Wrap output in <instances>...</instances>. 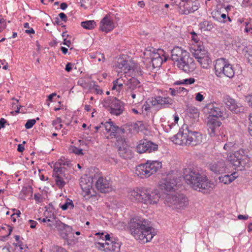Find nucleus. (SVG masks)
Instances as JSON below:
<instances>
[{"label": "nucleus", "mask_w": 252, "mask_h": 252, "mask_svg": "<svg viewBox=\"0 0 252 252\" xmlns=\"http://www.w3.org/2000/svg\"><path fill=\"white\" fill-rule=\"evenodd\" d=\"M128 227L132 236L143 243L150 241L156 234L151 222L139 217L131 219Z\"/></svg>", "instance_id": "f257e3e1"}, {"label": "nucleus", "mask_w": 252, "mask_h": 252, "mask_svg": "<svg viewBox=\"0 0 252 252\" xmlns=\"http://www.w3.org/2000/svg\"><path fill=\"white\" fill-rule=\"evenodd\" d=\"M183 177L186 182L194 189L203 193L208 192L214 187V183L205 175L200 174L195 169H185Z\"/></svg>", "instance_id": "f03ea898"}, {"label": "nucleus", "mask_w": 252, "mask_h": 252, "mask_svg": "<svg viewBox=\"0 0 252 252\" xmlns=\"http://www.w3.org/2000/svg\"><path fill=\"white\" fill-rule=\"evenodd\" d=\"M101 124L104 126L107 132H110L108 138L116 139V144L119 146L118 152L120 156L124 159L130 158L132 157L131 151L124 144L125 142L124 137L125 132V129L117 126L110 120L104 124L101 123Z\"/></svg>", "instance_id": "7ed1b4c3"}, {"label": "nucleus", "mask_w": 252, "mask_h": 252, "mask_svg": "<svg viewBox=\"0 0 252 252\" xmlns=\"http://www.w3.org/2000/svg\"><path fill=\"white\" fill-rule=\"evenodd\" d=\"M159 194L157 190L145 188L137 189L131 191V200L145 204H156L159 200Z\"/></svg>", "instance_id": "20e7f679"}, {"label": "nucleus", "mask_w": 252, "mask_h": 252, "mask_svg": "<svg viewBox=\"0 0 252 252\" xmlns=\"http://www.w3.org/2000/svg\"><path fill=\"white\" fill-rule=\"evenodd\" d=\"M214 70L216 75L220 78L224 76L229 78H232L235 74L233 65L227 59L224 58L216 60L214 64Z\"/></svg>", "instance_id": "39448f33"}, {"label": "nucleus", "mask_w": 252, "mask_h": 252, "mask_svg": "<svg viewBox=\"0 0 252 252\" xmlns=\"http://www.w3.org/2000/svg\"><path fill=\"white\" fill-rule=\"evenodd\" d=\"M162 167L161 162L157 160H148L136 168V174L141 178H147L157 172Z\"/></svg>", "instance_id": "423d86ee"}, {"label": "nucleus", "mask_w": 252, "mask_h": 252, "mask_svg": "<svg viewBox=\"0 0 252 252\" xmlns=\"http://www.w3.org/2000/svg\"><path fill=\"white\" fill-rule=\"evenodd\" d=\"M247 152L244 149H240L233 153L228 154L226 159L235 169L242 170L248 161Z\"/></svg>", "instance_id": "0eeeda50"}, {"label": "nucleus", "mask_w": 252, "mask_h": 252, "mask_svg": "<svg viewBox=\"0 0 252 252\" xmlns=\"http://www.w3.org/2000/svg\"><path fill=\"white\" fill-rule=\"evenodd\" d=\"M103 106L112 115L119 116L125 110V103L115 97H108L105 99Z\"/></svg>", "instance_id": "6e6552de"}, {"label": "nucleus", "mask_w": 252, "mask_h": 252, "mask_svg": "<svg viewBox=\"0 0 252 252\" xmlns=\"http://www.w3.org/2000/svg\"><path fill=\"white\" fill-rule=\"evenodd\" d=\"M116 67L120 69L118 70V73L120 72L126 74L132 73L134 77L139 76L142 75L143 71L141 67L135 65L131 62L128 63L127 61L122 58H119L115 64Z\"/></svg>", "instance_id": "1a4fd4ad"}, {"label": "nucleus", "mask_w": 252, "mask_h": 252, "mask_svg": "<svg viewBox=\"0 0 252 252\" xmlns=\"http://www.w3.org/2000/svg\"><path fill=\"white\" fill-rule=\"evenodd\" d=\"M181 177H178L174 171L162 176V178L159 183L161 189L166 191H170L174 189L179 181L181 180Z\"/></svg>", "instance_id": "9d476101"}, {"label": "nucleus", "mask_w": 252, "mask_h": 252, "mask_svg": "<svg viewBox=\"0 0 252 252\" xmlns=\"http://www.w3.org/2000/svg\"><path fill=\"white\" fill-rule=\"evenodd\" d=\"M204 109L209 114L210 117L221 118L223 120L227 118L226 109L222 103L213 101L208 103Z\"/></svg>", "instance_id": "9b49d317"}, {"label": "nucleus", "mask_w": 252, "mask_h": 252, "mask_svg": "<svg viewBox=\"0 0 252 252\" xmlns=\"http://www.w3.org/2000/svg\"><path fill=\"white\" fill-rule=\"evenodd\" d=\"M175 62H177V65L180 69L187 73L193 71L196 68L193 59L190 57L189 53L186 50Z\"/></svg>", "instance_id": "f8f14e48"}, {"label": "nucleus", "mask_w": 252, "mask_h": 252, "mask_svg": "<svg viewBox=\"0 0 252 252\" xmlns=\"http://www.w3.org/2000/svg\"><path fill=\"white\" fill-rule=\"evenodd\" d=\"M165 201L169 206L177 209H183L188 204V198L183 194L167 195Z\"/></svg>", "instance_id": "ddd939ff"}, {"label": "nucleus", "mask_w": 252, "mask_h": 252, "mask_svg": "<svg viewBox=\"0 0 252 252\" xmlns=\"http://www.w3.org/2000/svg\"><path fill=\"white\" fill-rule=\"evenodd\" d=\"M189 126L185 124L180 128L178 133L171 138V140L177 145L189 146Z\"/></svg>", "instance_id": "4468645a"}, {"label": "nucleus", "mask_w": 252, "mask_h": 252, "mask_svg": "<svg viewBox=\"0 0 252 252\" xmlns=\"http://www.w3.org/2000/svg\"><path fill=\"white\" fill-rule=\"evenodd\" d=\"M95 248L104 252H120L121 243L118 240L110 242H95Z\"/></svg>", "instance_id": "2eb2a0df"}, {"label": "nucleus", "mask_w": 252, "mask_h": 252, "mask_svg": "<svg viewBox=\"0 0 252 252\" xmlns=\"http://www.w3.org/2000/svg\"><path fill=\"white\" fill-rule=\"evenodd\" d=\"M224 102L227 108L233 113L238 114L244 113L246 110L245 107L241 103L229 96H226Z\"/></svg>", "instance_id": "dca6fc26"}, {"label": "nucleus", "mask_w": 252, "mask_h": 252, "mask_svg": "<svg viewBox=\"0 0 252 252\" xmlns=\"http://www.w3.org/2000/svg\"><path fill=\"white\" fill-rule=\"evenodd\" d=\"M158 145L150 141L143 139L139 142L136 150L139 153H151L158 150Z\"/></svg>", "instance_id": "f3484780"}, {"label": "nucleus", "mask_w": 252, "mask_h": 252, "mask_svg": "<svg viewBox=\"0 0 252 252\" xmlns=\"http://www.w3.org/2000/svg\"><path fill=\"white\" fill-rule=\"evenodd\" d=\"M95 186L99 191L104 193L109 192L113 189L112 183L110 180L102 177L98 178L96 182Z\"/></svg>", "instance_id": "a211bd4d"}, {"label": "nucleus", "mask_w": 252, "mask_h": 252, "mask_svg": "<svg viewBox=\"0 0 252 252\" xmlns=\"http://www.w3.org/2000/svg\"><path fill=\"white\" fill-rule=\"evenodd\" d=\"M219 118L210 116L208 117L207 125L212 136L215 135L216 132L219 130L220 127L222 125L221 122L219 120Z\"/></svg>", "instance_id": "6ab92c4d"}, {"label": "nucleus", "mask_w": 252, "mask_h": 252, "mask_svg": "<svg viewBox=\"0 0 252 252\" xmlns=\"http://www.w3.org/2000/svg\"><path fill=\"white\" fill-rule=\"evenodd\" d=\"M173 103V99L169 97H162L158 96L154 98L151 101L152 105L155 106L156 105H160V109L169 108L170 105Z\"/></svg>", "instance_id": "aec40b11"}, {"label": "nucleus", "mask_w": 252, "mask_h": 252, "mask_svg": "<svg viewBox=\"0 0 252 252\" xmlns=\"http://www.w3.org/2000/svg\"><path fill=\"white\" fill-rule=\"evenodd\" d=\"M190 50L192 56L197 61L208 54L207 51L204 49V47L200 43L198 45H192Z\"/></svg>", "instance_id": "412c9836"}, {"label": "nucleus", "mask_w": 252, "mask_h": 252, "mask_svg": "<svg viewBox=\"0 0 252 252\" xmlns=\"http://www.w3.org/2000/svg\"><path fill=\"white\" fill-rule=\"evenodd\" d=\"M196 0H189L186 3H184L181 6L180 13L182 14L188 15L193 13L198 9L196 5Z\"/></svg>", "instance_id": "4be33fe9"}, {"label": "nucleus", "mask_w": 252, "mask_h": 252, "mask_svg": "<svg viewBox=\"0 0 252 252\" xmlns=\"http://www.w3.org/2000/svg\"><path fill=\"white\" fill-rule=\"evenodd\" d=\"M226 165L223 160L214 161L209 164V169L216 174H222L225 172Z\"/></svg>", "instance_id": "5701e85b"}, {"label": "nucleus", "mask_w": 252, "mask_h": 252, "mask_svg": "<svg viewBox=\"0 0 252 252\" xmlns=\"http://www.w3.org/2000/svg\"><path fill=\"white\" fill-rule=\"evenodd\" d=\"M189 145L195 146L201 142V134L197 131H192L191 127H189Z\"/></svg>", "instance_id": "b1692460"}, {"label": "nucleus", "mask_w": 252, "mask_h": 252, "mask_svg": "<svg viewBox=\"0 0 252 252\" xmlns=\"http://www.w3.org/2000/svg\"><path fill=\"white\" fill-rule=\"evenodd\" d=\"M114 24L107 16H105L100 22V29L104 32H108L114 28Z\"/></svg>", "instance_id": "393cba45"}, {"label": "nucleus", "mask_w": 252, "mask_h": 252, "mask_svg": "<svg viewBox=\"0 0 252 252\" xmlns=\"http://www.w3.org/2000/svg\"><path fill=\"white\" fill-rule=\"evenodd\" d=\"M126 85L127 88V91H140V90L142 89L140 82L135 77L130 78L126 83Z\"/></svg>", "instance_id": "a878e982"}, {"label": "nucleus", "mask_w": 252, "mask_h": 252, "mask_svg": "<svg viewBox=\"0 0 252 252\" xmlns=\"http://www.w3.org/2000/svg\"><path fill=\"white\" fill-rule=\"evenodd\" d=\"M80 185L86 195H93L92 193V190L93 191V189L91 182L89 181L87 182L85 179H82L80 182Z\"/></svg>", "instance_id": "bb28decb"}, {"label": "nucleus", "mask_w": 252, "mask_h": 252, "mask_svg": "<svg viewBox=\"0 0 252 252\" xmlns=\"http://www.w3.org/2000/svg\"><path fill=\"white\" fill-rule=\"evenodd\" d=\"M151 62L153 68H158L161 65L163 60L159 53H153L151 56Z\"/></svg>", "instance_id": "cd10ccee"}, {"label": "nucleus", "mask_w": 252, "mask_h": 252, "mask_svg": "<svg viewBox=\"0 0 252 252\" xmlns=\"http://www.w3.org/2000/svg\"><path fill=\"white\" fill-rule=\"evenodd\" d=\"M55 226L58 230L63 231L65 236H66L67 233L70 232L72 230L70 226L62 222L60 220L56 221Z\"/></svg>", "instance_id": "c85d7f7f"}, {"label": "nucleus", "mask_w": 252, "mask_h": 252, "mask_svg": "<svg viewBox=\"0 0 252 252\" xmlns=\"http://www.w3.org/2000/svg\"><path fill=\"white\" fill-rule=\"evenodd\" d=\"M199 26V29L203 31H210L214 28L212 22L205 20L200 22Z\"/></svg>", "instance_id": "c756f323"}, {"label": "nucleus", "mask_w": 252, "mask_h": 252, "mask_svg": "<svg viewBox=\"0 0 252 252\" xmlns=\"http://www.w3.org/2000/svg\"><path fill=\"white\" fill-rule=\"evenodd\" d=\"M197 61L200 63L201 67L204 69L209 68L210 67V65L212 63V61L209 56V54Z\"/></svg>", "instance_id": "7c9ffc66"}, {"label": "nucleus", "mask_w": 252, "mask_h": 252, "mask_svg": "<svg viewBox=\"0 0 252 252\" xmlns=\"http://www.w3.org/2000/svg\"><path fill=\"white\" fill-rule=\"evenodd\" d=\"M185 50L180 47H175L171 51V59L173 61L178 60Z\"/></svg>", "instance_id": "2f4dec72"}, {"label": "nucleus", "mask_w": 252, "mask_h": 252, "mask_svg": "<svg viewBox=\"0 0 252 252\" xmlns=\"http://www.w3.org/2000/svg\"><path fill=\"white\" fill-rule=\"evenodd\" d=\"M237 178L236 173L234 172L231 175H225L224 176L219 177V180L220 182L223 183L225 184H228L231 183Z\"/></svg>", "instance_id": "473e14b6"}, {"label": "nucleus", "mask_w": 252, "mask_h": 252, "mask_svg": "<svg viewBox=\"0 0 252 252\" xmlns=\"http://www.w3.org/2000/svg\"><path fill=\"white\" fill-rule=\"evenodd\" d=\"M81 26L85 29L92 30L95 27L96 25L94 20H88L82 22Z\"/></svg>", "instance_id": "72a5a7b5"}, {"label": "nucleus", "mask_w": 252, "mask_h": 252, "mask_svg": "<svg viewBox=\"0 0 252 252\" xmlns=\"http://www.w3.org/2000/svg\"><path fill=\"white\" fill-rule=\"evenodd\" d=\"M235 145L233 142H227L223 146V149L226 151V154L229 155L230 154L233 153V152L235 150Z\"/></svg>", "instance_id": "f704fd0d"}, {"label": "nucleus", "mask_w": 252, "mask_h": 252, "mask_svg": "<svg viewBox=\"0 0 252 252\" xmlns=\"http://www.w3.org/2000/svg\"><path fill=\"white\" fill-rule=\"evenodd\" d=\"M54 177L57 186L60 189L63 188L65 184V182L63 181V176L54 174Z\"/></svg>", "instance_id": "c9c22d12"}, {"label": "nucleus", "mask_w": 252, "mask_h": 252, "mask_svg": "<svg viewBox=\"0 0 252 252\" xmlns=\"http://www.w3.org/2000/svg\"><path fill=\"white\" fill-rule=\"evenodd\" d=\"M60 207L63 210H66L68 209H73L74 204L71 200L67 199L64 204L62 205L60 204Z\"/></svg>", "instance_id": "e433bc0d"}, {"label": "nucleus", "mask_w": 252, "mask_h": 252, "mask_svg": "<svg viewBox=\"0 0 252 252\" xmlns=\"http://www.w3.org/2000/svg\"><path fill=\"white\" fill-rule=\"evenodd\" d=\"M96 235L99 236L100 239H101L103 241H105V242H110L111 241H113L112 238H111L110 235L108 234L104 235L103 233L98 232L95 234Z\"/></svg>", "instance_id": "4c0bfd02"}, {"label": "nucleus", "mask_w": 252, "mask_h": 252, "mask_svg": "<svg viewBox=\"0 0 252 252\" xmlns=\"http://www.w3.org/2000/svg\"><path fill=\"white\" fill-rule=\"evenodd\" d=\"M63 169H64L63 167H62L61 166L59 167H58L57 166L55 167V168L54 169V175L56 174V175L64 176L65 175L63 173V172H64L63 170Z\"/></svg>", "instance_id": "58836bf2"}, {"label": "nucleus", "mask_w": 252, "mask_h": 252, "mask_svg": "<svg viewBox=\"0 0 252 252\" xmlns=\"http://www.w3.org/2000/svg\"><path fill=\"white\" fill-rule=\"evenodd\" d=\"M61 119L59 118L52 122V125L56 129H60L62 127L63 125L61 124Z\"/></svg>", "instance_id": "ea45409f"}, {"label": "nucleus", "mask_w": 252, "mask_h": 252, "mask_svg": "<svg viewBox=\"0 0 252 252\" xmlns=\"http://www.w3.org/2000/svg\"><path fill=\"white\" fill-rule=\"evenodd\" d=\"M36 123L35 119L28 120L25 125V126L27 129L31 128Z\"/></svg>", "instance_id": "a19ab883"}, {"label": "nucleus", "mask_w": 252, "mask_h": 252, "mask_svg": "<svg viewBox=\"0 0 252 252\" xmlns=\"http://www.w3.org/2000/svg\"><path fill=\"white\" fill-rule=\"evenodd\" d=\"M189 111L190 113H193L194 117H198L199 116V110L194 106H190L189 108Z\"/></svg>", "instance_id": "79ce46f5"}, {"label": "nucleus", "mask_w": 252, "mask_h": 252, "mask_svg": "<svg viewBox=\"0 0 252 252\" xmlns=\"http://www.w3.org/2000/svg\"><path fill=\"white\" fill-rule=\"evenodd\" d=\"M191 34L192 36V40L193 41V42L195 43L194 45H198L200 43L202 44L201 42L199 41V39L197 38V35L195 32H191Z\"/></svg>", "instance_id": "37998d69"}, {"label": "nucleus", "mask_w": 252, "mask_h": 252, "mask_svg": "<svg viewBox=\"0 0 252 252\" xmlns=\"http://www.w3.org/2000/svg\"><path fill=\"white\" fill-rule=\"evenodd\" d=\"M71 150L73 153L77 155L81 156L83 155L82 149L78 148L75 146H73L71 148Z\"/></svg>", "instance_id": "c03bdc74"}, {"label": "nucleus", "mask_w": 252, "mask_h": 252, "mask_svg": "<svg viewBox=\"0 0 252 252\" xmlns=\"http://www.w3.org/2000/svg\"><path fill=\"white\" fill-rule=\"evenodd\" d=\"M241 6L243 7H251L252 6V0H243Z\"/></svg>", "instance_id": "a18cd8bd"}, {"label": "nucleus", "mask_w": 252, "mask_h": 252, "mask_svg": "<svg viewBox=\"0 0 252 252\" xmlns=\"http://www.w3.org/2000/svg\"><path fill=\"white\" fill-rule=\"evenodd\" d=\"M119 79L114 80L113 82V84H115V85L117 87V88H118L117 92L120 93L123 87V84L122 83H119Z\"/></svg>", "instance_id": "49530a36"}, {"label": "nucleus", "mask_w": 252, "mask_h": 252, "mask_svg": "<svg viewBox=\"0 0 252 252\" xmlns=\"http://www.w3.org/2000/svg\"><path fill=\"white\" fill-rule=\"evenodd\" d=\"M245 101L252 107V94H249L245 96Z\"/></svg>", "instance_id": "de8ad7c7"}, {"label": "nucleus", "mask_w": 252, "mask_h": 252, "mask_svg": "<svg viewBox=\"0 0 252 252\" xmlns=\"http://www.w3.org/2000/svg\"><path fill=\"white\" fill-rule=\"evenodd\" d=\"M63 237L64 238H65V239H66L67 242L69 245H74L77 242V240L76 239H71L70 237H68L67 235H66V236H63Z\"/></svg>", "instance_id": "09e8293b"}, {"label": "nucleus", "mask_w": 252, "mask_h": 252, "mask_svg": "<svg viewBox=\"0 0 252 252\" xmlns=\"http://www.w3.org/2000/svg\"><path fill=\"white\" fill-rule=\"evenodd\" d=\"M195 82V79L193 78H189L188 79H185L183 80V84H192Z\"/></svg>", "instance_id": "8fccbe9b"}, {"label": "nucleus", "mask_w": 252, "mask_h": 252, "mask_svg": "<svg viewBox=\"0 0 252 252\" xmlns=\"http://www.w3.org/2000/svg\"><path fill=\"white\" fill-rule=\"evenodd\" d=\"M250 125H249V132L250 134L252 136V114L249 116Z\"/></svg>", "instance_id": "3c124183"}, {"label": "nucleus", "mask_w": 252, "mask_h": 252, "mask_svg": "<svg viewBox=\"0 0 252 252\" xmlns=\"http://www.w3.org/2000/svg\"><path fill=\"white\" fill-rule=\"evenodd\" d=\"M204 97L203 96V95L200 93H198L196 94V95H195V100L199 101V102H201L203 99H204Z\"/></svg>", "instance_id": "603ef678"}, {"label": "nucleus", "mask_w": 252, "mask_h": 252, "mask_svg": "<svg viewBox=\"0 0 252 252\" xmlns=\"http://www.w3.org/2000/svg\"><path fill=\"white\" fill-rule=\"evenodd\" d=\"M129 93H130V95H131V97L133 99L135 98L136 94H140V91H128Z\"/></svg>", "instance_id": "864d4df0"}, {"label": "nucleus", "mask_w": 252, "mask_h": 252, "mask_svg": "<svg viewBox=\"0 0 252 252\" xmlns=\"http://www.w3.org/2000/svg\"><path fill=\"white\" fill-rule=\"evenodd\" d=\"M177 90L178 91V94H181L182 93H183V94H187L188 91L186 89L183 87H179L176 88Z\"/></svg>", "instance_id": "5fc2aeb1"}, {"label": "nucleus", "mask_w": 252, "mask_h": 252, "mask_svg": "<svg viewBox=\"0 0 252 252\" xmlns=\"http://www.w3.org/2000/svg\"><path fill=\"white\" fill-rule=\"evenodd\" d=\"M5 124H7V125H9V124L8 123L7 121L5 120L4 118H1L0 119V127L1 128L4 127V126Z\"/></svg>", "instance_id": "6e6d98bb"}, {"label": "nucleus", "mask_w": 252, "mask_h": 252, "mask_svg": "<svg viewBox=\"0 0 252 252\" xmlns=\"http://www.w3.org/2000/svg\"><path fill=\"white\" fill-rule=\"evenodd\" d=\"M169 90L170 92V94L172 96H175L179 94L178 92V91L177 90V88L174 89L170 88Z\"/></svg>", "instance_id": "4d7b16f0"}, {"label": "nucleus", "mask_w": 252, "mask_h": 252, "mask_svg": "<svg viewBox=\"0 0 252 252\" xmlns=\"http://www.w3.org/2000/svg\"><path fill=\"white\" fill-rule=\"evenodd\" d=\"M73 63H67L66 64L65 70L67 72H70L72 70Z\"/></svg>", "instance_id": "13d9d810"}, {"label": "nucleus", "mask_w": 252, "mask_h": 252, "mask_svg": "<svg viewBox=\"0 0 252 252\" xmlns=\"http://www.w3.org/2000/svg\"><path fill=\"white\" fill-rule=\"evenodd\" d=\"M26 142L23 141V144H20L18 145L17 150L19 152H23L25 150V147L23 144H25Z\"/></svg>", "instance_id": "bf43d9fd"}, {"label": "nucleus", "mask_w": 252, "mask_h": 252, "mask_svg": "<svg viewBox=\"0 0 252 252\" xmlns=\"http://www.w3.org/2000/svg\"><path fill=\"white\" fill-rule=\"evenodd\" d=\"M59 16L60 19H62L63 21L66 22L67 20V18L66 15L64 13H61L59 14Z\"/></svg>", "instance_id": "052dcab7"}, {"label": "nucleus", "mask_w": 252, "mask_h": 252, "mask_svg": "<svg viewBox=\"0 0 252 252\" xmlns=\"http://www.w3.org/2000/svg\"><path fill=\"white\" fill-rule=\"evenodd\" d=\"M249 50L247 51L248 55H249V56L248 57V62L249 63H252V49H251V48H250Z\"/></svg>", "instance_id": "680f3d73"}, {"label": "nucleus", "mask_w": 252, "mask_h": 252, "mask_svg": "<svg viewBox=\"0 0 252 252\" xmlns=\"http://www.w3.org/2000/svg\"><path fill=\"white\" fill-rule=\"evenodd\" d=\"M10 246L9 244H7L5 246L3 247L1 249L2 252H10L9 248Z\"/></svg>", "instance_id": "e2e57ef3"}, {"label": "nucleus", "mask_w": 252, "mask_h": 252, "mask_svg": "<svg viewBox=\"0 0 252 252\" xmlns=\"http://www.w3.org/2000/svg\"><path fill=\"white\" fill-rule=\"evenodd\" d=\"M29 222L30 223V227L32 228H35L36 225L37 223L36 221H34L33 220H29Z\"/></svg>", "instance_id": "0e129e2a"}, {"label": "nucleus", "mask_w": 252, "mask_h": 252, "mask_svg": "<svg viewBox=\"0 0 252 252\" xmlns=\"http://www.w3.org/2000/svg\"><path fill=\"white\" fill-rule=\"evenodd\" d=\"M63 44L64 45L67 46L68 47H69L71 45V41L69 40H67L66 38H64L63 39Z\"/></svg>", "instance_id": "69168bd1"}, {"label": "nucleus", "mask_w": 252, "mask_h": 252, "mask_svg": "<svg viewBox=\"0 0 252 252\" xmlns=\"http://www.w3.org/2000/svg\"><path fill=\"white\" fill-rule=\"evenodd\" d=\"M56 95L57 94L56 93H52V94H50L48 96V100L52 102L53 101L54 97L56 96Z\"/></svg>", "instance_id": "338daca9"}, {"label": "nucleus", "mask_w": 252, "mask_h": 252, "mask_svg": "<svg viewBox=\"0 0 252 252\" xmlns=\"http://www.w3.org/2000/svg\"><path fill=\"white\" fill-rule=\"evenodd\" d=\"M54 252H67L62 247H57Z\"/></svg>", "instance_id": "774afa93"}]
</instances>
